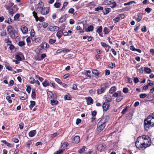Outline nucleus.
<instances>
[{
  "label": "nucleus",
  "mask_w": 154,
  "mask_h": 154,
  "mask_svg": "<svg viewBox=\"0 0 154 154\" xmlns=\"http://www.w3.org/2000/svg\"><path fill=\"white\" fill-rule=\"evenodd\" d=\"M152 143L150 137L147 135L138 137L135 142L136 147L139 150L145 149L150 146Z\"/></svg>",
  "instance_id": "obj_1"
},
{
  "label": "nucleus",
  "mask_w": 154,
  "mask_h": 154,
  "mask_svg": "<svg viewBox=\"0 0 154 154\" xmlns=\"http://www.w3.org/2000/svg\"><path fill=\"white\" fill-rule=\"evenodd\" d=\"M151 120L150 116H148L144 121V127L145 130L148 131L151 127H153L152 125Z\"/></svg>",
  "instance_id": "obj_2"
},
{
  "label": "nucleus",
  "mask_w": 154,
  "mask_h": 154,
  "mask_svg": "<svg viewBox=\"0 0 154 154\" xmlns=\"http://www.w3.org/2000/svg\"><path fill=\"white\" fill-rule=\"evenodd\" d=\"M110 85L108 82L105 83L100 86V88L97 90V93L98 94L104 93L106 90L109 87Z\"/></svg>",
  "instance_id": "obj_3"
},
{
  "label": "nucleus",
  "mask_w": 154,
  "mask_h": 154,
  "mask_svg": "<svg viewBox=\"0 0 154 154\" xmlns=\"http://www.w3.org/2000/svg\"><path fill=\"white\" fill-rule=\"evenodd\" d=\"M106 127V124L100 120L97 125L96 132L99 134L103 131Z\"/></svg>",
  "instance_id": "obj_4"
},
{
  "label": "nucleus",
  "mask_w": 154,
  "mask_h": 154,
  "mask_svg": "<svg viewBox=\"0 0 154 154\" xmlns=\"http://www.w3.org/2000/svg\"><path fill=\"white\" fill-rule=\"evenodd\" d=\"M48 98L50 100H54L57 98V96L56 94H54L52 92L48 91L47 92Z\"/></svg>",
  "instance_id": "obj_5"
},
{
  "label": "nucleus",
  "mask_w": 154,
  "mask_h": 154,
  "mask_svg": "<svg viewBox=\"0 0 154 154\" xmlns=\"http://www.w3.org/2000/svg\"><path fill=\"white\" fill-rule=\"evenodd\" d=\"M104 4L105 5H112L110 7L113 8L116 7V5L114 1H105L103 2Z\"/></svg>",
  "instance_id": "obj_6"
},
{
  "label": "nucleus",
  "mask_w": 154,
  "mask_h": 154,
  "mask_svg": "<svg viewBox=\"0 0 154 154\" xmlns=\"http://www.w3.org/2000/svg\"><path fill=\"white\" fill-rule=\"evenodd\" d=\"M38 12L39 13L44 15H46L48 14L49 11L48 8H43Z\"/></svg>",
  "instance_id": "obj_7"
},
{
  "label": "nucleus",
  "mask_w": 154,
  "mask_h": 154,
  "mask_svg": "<svg viewBox=\"0 0 154 154\" xmlns=\"http://www.w3.org/2000/svg\"><path fill=\"white\" fill-rule=\"evenodd\" d=\"M45 46L44 45V44L42 42L40 45V48H37L35 50V52L37 54H39L40 53H42V50L43 49L45 48Z\"/></svg>",
  "instance_id": "obj_8"
},
{
  "label": "nucleus",
  "mask_w": 154,
  "mask_h": 154,
  "mask_svg": "<svg viewBox=\"0 0 154 154\" xmlns=\"http://www.w3.org/2000/svg\"><path fill=\"white\" fill-rule=\"evenodd\" d=\"M102 107L104 111L106 112L109 109V104L106 102L103 103Z\"/></svg>",
  "instance_id": "obj_9"
},
{
  "label": "nucleus",
  "mask_w": 154,
  "mask_h": 154,
  "mask_svg": "<svg viewBox=\"0 0 154 154\" xmlns=\"http://www.w3.org/2000/svg\"><path fill=\"white\" fill-rule=\"evenodd\" d=\"M44 4L43 2L40 1L37 4V7L36 8V11L37 12H38L40 10H41L43 8Z\"/></svg>",
  "instance_id": "obj_10"
},
{
  "label": "nucleus",
  "mask_w": 154,
  "mask_h": 154,
  "mask_svg": "<svg viewBox=\"0 0 154 154\" xmlns=\"http://www.w3.org/2000/svg\"><path fill=\"white\" fill-rule=\"evenodd\" d=\"M86 100L87 104L88 105H90L93 104L94 100L92 98L90 97H88L85 98Z\"/></svg>",
  "instance_id": "obj_11"
},
{
  "label": "nucleus",
  "mask_w": 154,
  "mask_h": 154,
  "mask_svg": "<svg viewBox=\"0 0 154 154\" xmlns=\"http://www.w3.org/2000/svg\"><path fill=\"white\" fill-rule=\"evenodd\" d=\"M109 118L110 117L109 116L106 115L102 118V119H100V121L102 122H103L104 123L106 124L108 122Z\"/></svg>",
  "instance_id": "obj_12"
},
{
  "label": "nucleus",
  "mask_w": 154,
  "mask_h": 154,
  "mask_svg": "<svg viewBox=\"0 0 154 154\" xmlns=\"http://www.w3.org/2000/svg\"><path fill=\"white\" fill-rule=\"evenodd\" d=\"M80 140V137L79 136H75L73 139L72 142L73 143L77 144L79 142Z\"/></svg>",
  "instance_id": "obj_13"
},
{
  "label": "nucleus",
  "mask_w": 154,
  "mask_h": 154,
  "mask_svg": "<svg viewBox=\"0 0 154 154\" xmlns=\"http://www.w3.org/2000/svg\"><path fill=\"white\" fill-rule=\"evenodd\" d=\"M20 28L23 34L26 33L28 31V29L25 26H22Z\"/></svg>",
  "instance_id": "obj_14"
},
{
  "label": "nucleus",
  "mask_w": 154,
  "mask_h": 154,
  "mask_svg": "<svg viewBox=\"0 0 154 154\" xmlns=\"http://www.w3.org/2000/svg\"><path fill=\"white\" fill-rule=\"evenodd\" d=\"M46 57L45 54H42L40 57H37L36 60L38 61H41L43 60L45 57Z\"/></svg>",
  "instance_id": "obj_15"
},
{
  "label": "nucleus",
  "mask_w": 154,
  "mask_h": 154,
  "mask_svg": "<svg viewBox=\"0 0 154 154\" xmlns=\"http://www.w3.org/2000/svg\"><path fill=\"white\" fill-rule=\"evenodd\" d=\"M8 4L6 5L5 6L6 9L9 10L14 5V3L11 2L10 1H9L8 2Z\"/></svg>",
  "instance_id": "obj_16"
},
{
  "label": "nucleus",
  "mask_w": 154,
  "mask_h": 154,
  "mask_svg": "<svg viewBox=\"0 0 154 154\" xmlns=\"http://www.w3.org/2000/svg\"><path fill=\"white\" fill-rule=\"evenodd\" d=\"M63 35V30L62 29L58 31L56 33V36L59 39Z\"/></svg>",
  "instance_id": "obj_17"
},
{
  "label": "nucleus",
  "mask_w": 154,
  "mask_h": 154,
  "mask_svg": "<svg viewBox=\"0 0 154 154\" xmlns=\"http://www.w3.org/2000/svg\"><path fill=\"white\" fill-rule=\"evenodd\" d=\"M88 5L90 10H92L96 6V4L94 2H90Z\"/></svg>",
  "instance_id": "obj_18"
},
{
  "label": "nucleus",
  "mask_w": 154,
  "mask_h": 154,
  "mask_svg": "<svg viewBox=\"0 0 154 154\" xmlns=\"http://www.w3.org/2000/svg\"><path fill=\"white\" fill-rule=\"evenodd\" d=\"M111 11V9L110 8H106L102 11L104 15H106Z\"/></svg>",
  "instance_id": "obj_19"
},
{
  "label": "nucleus",
  "mask_w": 154,
  "mask_h": 154,
  "mask_svg": "<svg viewBox=\"0 0 154 154\" xmlns=\"http://www.w3.org/2000/svg\"><path fill=\"white\" fill-rule=\"evenodd\" d=\"M116 87L115 86L112 87L109 91V93L110 94H113L116 91Z\"/></svg>",
  "instance_id": "obj_20"
},
{
  "label": "nucleus",
  "mask_w": 154,
  "mask_h": 154,
  "mask_svg": "<svg viewBox=\"0 0 154 154\" xmlns=\"http://www.w3.org/2000/svg\"><path fill=\"white\" fill-rule=\"evenodd\" d=\"M36 133V130H35L30 131L29 133V137H32L34 136Z\"/></svg>",
  "instance_id": "obj_21"
},
{
  "label": "nucleus",
  "mask_w": 154,
  "mask_h": 154,
  "mask_svg": "<svg viewBox=\"0 0 154 154\" xmlns=\"http://www.w3.org/2000/svg\"><path fill=\"white\" fill-rule=\"evenodd\" d=\"M92 72L94 75L98 77L99 76V74L100 73V72H99L97 70L93 69L92 70Z\"/></svg>",
  "instance_id": "obj_22"
},
{
  "label": "nucleus",
  "mask_w": 154,
  "mask_h": 154,
  "mask_svg": "<svg viewBox=\"0 0 154 154\" xmlns=\"http://www.w3.org/2000/svg\"><path fill=\"white\" fill-rule=\"evenodd\" d=\"M1 142L5 144L7 146L10 147H12L13 145L11 143L8 142L5 140H1Z\"/></svg>",
  "instance_id": "obj_23"
},
{
  "label": "nucleus",
  "mask_w": 154,
  "mask_h": 154,
  "mask_svg": "<svg viewBox=\"0 0 154 154\" xmlns=\"http://www.w3.org/2000/svg\"><path fill=\"white\" fill-rule=\"evenodd\" d=\"M136 20L138 22L140 21L142 19V17L141 14L140 13H137L136 17Z\"/></svg>",
  "instance_id": "obj_24"
},
{
  "label": "nucleus",
  "mask_w": 154,
  "mask_h": 154,
  "mask_svg": "<svg viewBox=\"0 0 154 154\" xmlns=\"http://www.w3.org/2000/svg\"><path fill=\"white\" fill-rule=\"evenodd\" d=\"M42 84L43 86L45 87L50 85L47 79H45Z\"/></svg>",
  "instance_id": "obj_25"
},
{
  "label": "nucleus",
  "mask_w": 154,
  "mask_h": 154,
  "mask_svg": "<svg viewBox=\"0 0 154 154\" xmlns=\"http://www.w3.org/2000/svg\"><path fill=\"white\" fill-rule=\"evenodd\" d=\"M103 28L101 26H99V27L97 28V32L99 34V35L101 36H103V35H101L100 33L101 32H102Z\"/></svg>",
  "instance_id": "obj_26"
},
{
  "label": "nucleus",
  "mask_w": 154,
  "mask_h": 154,
  "mask_svg": "<svg viewBox=\"0 0 154 154\" xmlns=\"http://www.w3.org/2000/svg\"><path fill=\"white\" fill-rule=\"evenodd\" d=\"M51 104L52 106L56 105H57L58 103V101L57 100H50Z\"/></svg>",
  "instance_id": "obj_27"
},
{
  "label": "nucleus",
  "mask_w": 154,
  "mask_h": 154,
  "mask_svg": "<svg viewBox=\"0 0 154 154\" xmlns=\"http://www.w3.org/2000/svg\"><path fill=\"white\" fill-rule=\"evenodd\" d=\"M144 71L146 73H150L152 72L151 69L148 67H144Z\"/></svg>",
  "instance_id": "obj_28"
},
{
  "label": "nucleus",
  "mask_w": 154,
  "mask_h": 154,
  "mask_svg": "<svg viewBox=\"0 0 154 154\" xmlns=\"http://www.w3.org/2000/svg\"><path fill=\"white\" fill-rule=\"evenodd\" d=\"M30 104L29 106V108L30 109H32L33 107L35 105V102L34 101H30Z\"/></svg>",
  "instance_id": "obj_29"
},
{
  "label": "nucleus",
  "mask_w": 154,
  "mask_h": 154,
  "mask_svg": "<svg viewBox=\"0 0 154 154\" xmlns=\"http://www.w3.org/2000/svg\"><path fill=\"white\" fill-rule=\"evenodd\" d=\"M94 29V26L92 25H90L88 26L87 29H86V31L88 32L92 31Z\"/></svg>",
  "instance_id": "obj_30"
},
{
  "label": "nucleus",
  "mask_w": 154,
  "mask_h": 154,
  "mask_svg": "<svg viewBox=\"0 0 154 154\" xmlns=\"http://www.w3.org/2000/svg\"><path fill=\"white\" fill-rule=\"evenodd\" d=\"M76 29L78 30H79V33H83L84 32L83 29H81V28L80 26L79 25H78L77 26V27H76Z\"/></svg>",
  "instance_id": "obj_31"
},
{
  "label": "nucleus",
  "mask_w": 154,
  "mask_h": 154,
  "mask_svg": "<svg viewBox=\"0 0 154 154\" xmlns=\"http://www.w3.org/2000/svg\"><path fill=\"white\" fill-rule=\"evenodd\" d=\"M123 98V96L119 94V96L117 97V98L116 99V101L117 102H119L122 100Z\"/></svg>",
  "instance_id": "obj_32"
},
{
  "label": "nucleus",
  "mask_w": 154,
  "mask_h": 154,
  "mask_svg": "<svg viewBox=\"0 0 154 154\" xmlns=\"http://www.w3.org/2000/svg\"><path fill=\"white\" fill-rule=\"evenodd\" d=\"M21 92L23 93L24 95L23 96H20V98L22 100H25L28 97V95L26 93H24L23 92Z\"/></svg>",
  "instance_id": "obj_33"
},
{
  "label": "nucleus",
  "mask_w": 154,
  "mask_h": 154,
  "mask_svg": "<svg viewBox=\"0 0 154 154\" xmlns=\"http://www.w3.org/2000/svg\"><path fill=\"white\" fill-rule=\"evenodd\" d=\"M103 32H104L105 34H107L109 33L110 32V30L107 27H105L103 30Z\"/></svg>",
  "instance_id": "obj_34"
},
{
  "label": "nucleus",
  "mask_w": 154,
  "mask_h": 154,
  "mask_svg": "<svg viewBox=\"0 0 154 154\" xmlns=\"http://www.w3.org/2000/svg\"><path fill=\"white\" fill-rule=\"evenodd\" d=\"M36 94L35 91L34 89H33L32 90V94H31V97L32 98L34 99L36 97Z\"/></svg>",
  "instance_id": "obj_35"
},
{
  "label": "nucleus",
  "mask_w": 154,
  "mask_h": 154,
  "mask_svg": "<svg viewBox=\"0 0 154 154\" xmlns=\"http://www.w3.org/2000/svg\"><path fill=\"white\" fill-rule=\"evenodd\" d=\"M8 10L9 13L12 16H13V14L16 12V11L13 8H10Z\"/></svg>",
  "instance_id": "obj_36"
},
{
  "label": "nucleus",
  "mask_w": 154,
  "mask_h": 154,
  "mask_svg": "<svg viewBox=\"0 0 154 154\" xmlns=\"http://www.w3.org/2000/svg\"><path fill=\"white\" fill-rule=\"evenodd\" d=\"M32 14L34 17L35 18V20L36 21H38V17L37 16V13L35 11H34L32 12Z\"/></svg>",
  "instance_id": "obj_37"
},
{
  "label": "nucleus",
  "mask_w": 154,
  "mask_h": 154,
  "mask_svg": "<svg viewBox=\"0 0 154 154\" xmlns=\"http://www.w3.org/2000/svg\"><path fill=\"white\" fill-rule=\"evenodd\" d=\"M64 99L65 100H71V97L70 95L69 94L64 96Z\"/></svg>",
  "instance_id": "obj_38"
},
{
  "label": "nucleus",
  "mask_w": 154,
  "mask_h": 154,
  "mask_svg": "<svg viewBox=\"0 0 154 154\" xmlns=\"http://www.w3.org/2000/svg\"><path fill=\"white\" fill-rule=\"evenodd\" d=\"M7 29L8 32V33L10 32L13 31L12 27L11 25L8 26L7 27Z\"/></svg>",
  "instance_id": "obj_39"
},
{
  "label": "nucleus",
  "mask_w": 154,
  "mask_h": 154,
  "mask_svg": "<svg viewBox=\"0 0 154 154\" xmlns=\"http://www.w3.org/2000/svg\"><path fill=\"white\" fill-rule=\"evenodd\" d=\"M103 146L102 144H99L97 148L98 150L100 151H101L103 150Z\"/></svg>",
  "instance_id": "obj_40"
},
{
  "label": "nucleus",
  "mask_w": 154,
  "mask_h": 154,
  "mask_svg": "<svg viewBox=\"0 0 154 154\" xmlns=\"http://www.w3.org/2000/svg\"><path fill=\"white\" fill-rule=\"evenodd\" d=\"M91 73V71L90 70H87L85 72V75L86 76L89 77L91 78V75L89 74Z\"/></svg>",
  "instance_id": "obj_41"
},
{
  "label": "nucleus",
  "mask_w": 154,
  "mask_h": 154,
  "mask_svg": "<svg viewBox=\"0 0 154 154\" xmlns=\"http://www.w3.org/2000/svg\"><path fill=\"white\" fill-rule=\"evenodd\" d=\"M120 20V19L119 17L118 16H117L116 17L113 19V21L114 23H116L117 22H118Z\"/></svg>",
  "instance_id": "obj_42"
},
{
  "label": "nucleus",
  "mask_w": 154,
  "mask_h": 154,
  "mask_svg": "<svg viewBox=\"0 0 154 154\" xmlns=\"http://www.w3.org/2000/svg\"><path fill=\"white\" fill-rule=\"evenodd\" d=\"M66 17L63 16L61 17L59 19V22L62 23L64 22L66 20Z\"/></svg>",
  "instance_id": "obj_43"
},
{
  "label": "nucleus",
  "mask_w": 154,
  "mask_h": 154,
  "mask_svg": "<svg viewBox=\"0 0 154 154\" xmlns=\"http://www.w3.org/2000/svg\"><path fill=\"white\" fill-rule=\"evenodd\" d=\"M8 33L9 34V35H10L11 36L12 38H15V34L14 33L13 31H11V32H9Z\"/></svg>",
  "instance_id": "obj_44"
},
{
  "label": "nucleus",
  "mask_w": 154,
  "mask_h": 154,
  "mask_svg": "<svg viewBox=\"0 0 154 154\" xmlns=\"http://www.w3.org/2000/svg\"><path fill=\"white\" fill-rule=\"evenodd\" d=\"M85 146H83L81 149L78 150V152L80 153H83L85 151Z\"/></svg>",
  "instance_id": "obj_45"
},
{
  "label": "nucleus",
  "mask_w": 154,
  "mask_h": 154,
  "mask_svg": "<svg viewBox=\"0 0 154 154\" xmlns=\"http://www.w3.org/2000/svg\"><path fill=\"white\" fill-rule=\"evenodd\" d=\"M108 66L110 68H114L116 67L115 63H112L111 64H109V65Z\"/></svg>",
  "instance_id": "obj_46"
},
{
  "label": "nucleus",
  "mask_w": 154,
  "mask_h": 154,
  "mask_svg": "<svg viewBox=\"0 0 154 154\" xmlns=\"http://www.w3.org/2000/svg\"><path fill=\"white\" fill-rule=\"evenodd\" d=\"M129 108V106H126L123 109L121 113L122 115H124L128 109Z\"/></svg>",
  "instance_id": "obj_47"
},
{
  "label": "nucleus",
  "mask_w": 154,
  "mask_h": 154,
  "mask_svg": "<svg viewBox=\"0 0 154 154\" xmlns=\"http://www.w3.org/2000/svg\"><path fill=\"white\" fill-rule=\"evenodd\" d=\"M106 100L108 102H111L112 101V97L108 95L106 98Z\"/></svg>",
  "instance_id": "obj_48"
},
{
  "label": "nucleus",
  "mask_w": 154,
  "mask_h": 154,
  "mask_svg": "<svg viewBox=\"0 0 154 154\" xmlns=\"http://www.w3.org/2000/svg\"><path fill=\"white\" fill-rule=\"evenodd\" d=\"M20 17V15L19 14H16L14 17V20L15 21L19 19Z\"/></svg>",
  "instance_id": "obj_49"
},
{
  "label": "nucleus",
  "mask_w": 154,
  "mask_h": 154,
  "mask_svg": "<svg viewBox=\"0 0 154 154\" xmlns=\"http://www.w3.org/2000/svg\"><path fill=\"white\" fill-rule=\"evenodd\" d=\"M27 88L26 89V91L27 92L29 93V94L30 92L31 88L30 86L29 85H26Z\"/></svg>",
  "instance_id": "obj_50"
},
{
  "label": "nucleus",
  "mask_w": 154,
  "mask_h": 154,
  "mask_svg": "<svg viewBox=\"0 0 154 154\" xmlns=\"http://www.w3.org/2000/svg\"><path fill=\"white\" fill-rule=\"evenodd\" d=\"M103 8L102 6H99L95 8L94 9V10L96 11H98L99 10H103Z\"/></svg>",
  "instance_id": "obj_51"
},
{
  "label": "nucleus",
  "mask_w": 154,
  "mask_h": 154,
  "mask_svg": "<svg viewBox=\"0 0 154 154\" xmlns=\"http://www.w3.org/2000/svg\"><path fill=\"white\" fill-rule=\"evenodd\" d=\"M48 26V24L47 23L43 22L42 23V26L44 28H45Z\"/></svg>",
  "instance_id": "obj_52"
},
{
  "label": "nucleus",
  "mask_w": 154,
  "mask_h": 154,
  "mask_svg": "<svg viewBox=\"0 0 154 154\" xmlns=\"http://www.w3.org/2000/svg\"><path fill=\"white\" fill-rule=\"evenodd\" d=\"M41 37L36 38H35V41L36 43H40L41 42Z\"/></svg>",
  "instance_id": "obj_53"
},
{
  "label": "nucleus",
  "mask_w": 154,
  "mask_h": 154,
  "mask_svg": "<svg viewBox=\"0 0 154 154\" xmlns=\"http://www.w3.org/2000/svg\"><path fill=\"white\" fill-rule=\"evenodd\" d=\"M25 45V44L24 41L19 42L18 44V45L20 47H22Z\"/></svg>",
  "instance_id": "obj_54"
},
{
  "label": "nucleus",
  "mask_w": 154,
  "mask_h": 154,
  "mask_svg": "<svg viewBox=\"0 0 154 154\" xmlns=\"http://www.w3.org/2000/svg\"><path fill=\"white\" fill-rule=\"evenodd\" d=\"M26 41L27 43V45L28 46L31 43L30 38L29 37L27 38L26 39Z\"/></svg>",
  "instance_id": "obj_55"
},
{
  "label": "nucleus",
  "mask_w": 154,
  "mask_h": 154,
  "mask_svg": "<svg viewBox=\"0 0 154 154\" xmlns=\"http://www.w3.org/2000/svg\"><path fill=\"white\" fill-rule=\"evenodd\" d=\"M68 2H65L63 3V7L61 9V10L64 11L65 7L68 4Z\"/></svg>",
  "instance_id": "obj_56"
},
{
  "label": "nucleus",
  "mask_w": 154,
  "mask_h": 154,
  "mask_svg": "<svg viewBox=\"0 0 154 154\" xmlns=\"http://www.w3.org/2000/svg\"><path fill=\"white\" fill-rule=\"evenodd\" d=\"M120 92L119 91H118L117 92H114L112 94V97H117L119 95V93L118 92Z\"/></svg>",
  "instance_id": "obj_57"
},
{
  "label": "nucleus",
  "mask_w": 154,
  "mask_h": 154,
  "mask_svg": "<svg viewBox=\"0 0 154 154\" xmlns=\"http://www.w3.org/2000/svg\"><path fill=\"white\" fill-rule=\"evenodd\" d=\"M68 143L66 142H64L63 143V144L62 145V146H63V149L65 150L68 146Z\"/></svg>",
  "instance_id": "obj_58"
},
{
  "label": "nucleus",
  "mask_w": 154,
  "mask_h": 154,
  "mask_svg": "<svg viewBox=\"0 0 154 154\" xmlns=\"http://www.w3.org/2000/svg\"><path fill=\"white\" fill-rule=\"evenodd\" d=\"M35 35V32L33 29H31L30 31V35L31 37H34Z\"/></svg>",
  "instance_id": "obj_59"
},
{
  "label": "nucleus",
  "mask_w": 154,
  "mask_h": 154,
  "mask_svg": "<svg viewBox=\"0 0 154 154\" xmlns=\"http://www.w3.org/2000/svg\"><path fill=\"white\" fill-rule=\"evenodd\" d=\"M61 5V4L60 3L56 2L54 4V6L56 8H59Z\"/></svg>",
  "instance_id": "obj_60"
},
{
  "label": "nucleus",
  "mask_w": 154,
  "mask_h": 154,
  "mask_svg": "<svg viewBox=\"0 0 154 154\" xmlns=\"http://www.w3.org/2000/svg\"><path fill=\"white\" fill-rule=\"evenodd\" d=\"M141 31L142 32H145L147 31L146 27V26H143L142 28L141 29Z\"/></svg>",
  "instance_id": "obj_61"
},
{
  "label": "nucleus",
  "mask_w": 154,
  "mask_h": 154,
  "mask_svg": "<svg viewBox=\"0 0 154 154\" xmlns=\"http://www.w3.org/2000/svg\"><path fill=\"white\" fill-rule=\"evenodd\" d=\"M6 100L8 101V102L10 103H11L12 102V101L11 100V97L10 96H7L6 97Z\"/></svg>",
  "instance_id": "obj_62"
},
{
  "label": "nucleus",
  "mask_w": 154,
  "mask_h": 154,
  "mask_svg": "<svg viewBox=\"0 0 154 154\" xmlns=\"http://www.w3.org/2000/svg\"><path fill=\"white\" fill-rule=\"evenodd\" d=\"M29 83L31 84H34L35 83V80L33 78H31L30 79Z\"/></svg>",
  "instance_id": "obj_63"
},
{
  "label": "nucleus",
  "mask_w": 154,
  "mask_h": 154,
  "mask_svg": "<svg viewBox=\"0 0 154 154\" xmlns=\"http://www.w3.org/2000/svg\"><path fill=\"white\" fill-rule=\"evenodd\" d=\"M64 150L63 149H61L57 151L56 152H55L54 154H60L62 153L63 151Z\"/></svg>",
  "instance_id": "obj_64"
}]
</instances>
